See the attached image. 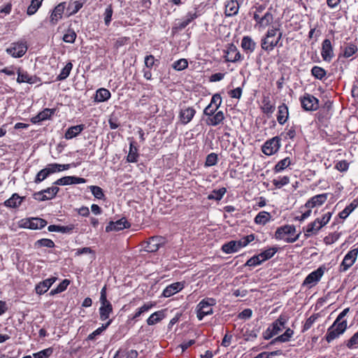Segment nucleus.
Instances as JSON below:
<instances>
[{"label": "nucleus", "mask_w": 358, "mask_h": 358, "mask_svg": "<svg viewBox=\"0 0 358 358\" xmlns=\"http://www.w3.org/2000/svg\"><path fill=\"white\" fill-rule=\"evenodd\" d=\"M166 243V239L163 236H152L146 242L145 250L148 252H157L160 247Z\"/></svg>", "instance_id": "7"}, {"label": "nucleus", "mask_w": 358, "mask_h": 358, "mask_svg": "<svg viewBox=\"0 0 358 358\" xmlns=\"http://www.w3.org/2000/svg\"><path fill=\"white\" fill-rule=\"evenodd\" d=\"M130 38L129 37H120L115 40L113 47L115 49L118 50L120 47L128 44Z\"/></svg>", "instance_id": "58"}, {"label": "nucleus", "mask_w": 358, "mask_h": 358, "mask_svg": "<svg viewBox=\"0 0 358 358\" xmlns=\"http://www.w3.org/2000/svg\"><path fill=\"white\" fill-rule=\"evenodd\" d=\"M25 197L20 196L17 193L13 194L10 198L4 201V206L8 208L19 207Z\"/></svg>", "instance_id": "27"}, {"label": "nucleus", "mask_w": 358, "mask_h": 358, "mask_svg": "<svg viewBox=\"0 0 358 358\" xmlns=\"http://www.w3.org/2000/svg\"><path fill=\"white\" fill-rule=\"evenodd\" d=\"M226 192L227 189L225 187H222L219 189H214L210 194H208L207 198L209 200L220 201L222 199Z\"/></svg>", "instance_id": "38"}, {"label": "nucleus", "mask_w": 358, "mask_h": 358, "mask_svg": "<svg viewBox=\"0 0 358 358\" xmlns=\"http://www.w3.org/2000/svg\"><path fill=\"white\" fill-rule=\"evenodd\" d=\"M155 306V303L154 302H148L146 303H144L141 308L136 310L135 314L132 317V320H136L137 317H140L143 313L150 310Z\"/></svg>", "instance_id": "37"}, {"label": "nucleus", "mask_w": 358, "mask_h": 358, "mask_svg": "<svg viewBox=\"0 0 358 358\" xmlns=\"http://www.w3.org/2000/svg\"><path fill=\"white\" fill-rule=\"evenodd\" d=\"M224 120V115L222 111L220 110L214 113L212 116H208L206 122L209 126L215 127L221 124Z\"/></svg>", "instance_id": "25"}, {"label": "nucleus", "mask_w": 358, "mask_h": 358, "mask_svg": "<svg viewBox=\"0 0 358 358\" xmlns=\"http://www.w3.org/2000/svg\"><path fill=\"white\" fill-rule=\"evenodd\" d=\"M295 227L294 225L286 224L278 227L275 232V238L277 240H284L286 243H291L296 241L300 236V233L294 238L285 237L286 235L292 234L295 232Z\"/></svg>", "instance_id": "3"}, {"label": "nucleus", "mask_w": 358, "mask_h": 358, "mask_svg": "<svg viewBox=\"0 0 358 358\" xmlns=\"http://www.w3.org/2000/svg\"><path fill=\"white\" fill-rule=\"evenodd\" d=\"M217 155L215 153H210L206 157L205 166H212L217 164Z\"/></svg>", "instance_id": "60"}, {"label": "nucleus", "mask_w": 358, "mask_h": 358, "mask_svg": "<svg viewBox=\"0 0 358 358\" xmlns=\"http://www.w3.org/2000/svg\"><path fill=\"white\" fill-rule=\"evenodd\" d=\"M290 164V159L289 157H286L278 162V164L275 166L274 170L275 172H280L289 166Z\"/></svg>", "instance_id": "49"}, {"label": "nucleus", "mask_w": 358, "mask_h": 358, "mask_svg": "<svg viewBox=\"0 0 358 358\" xmlns=\"http://www.w3.org/2000/svg\"><path fill=\"white\" fill-rule=\"evenodd\" d=\"M112 322V320H109L106 324H103L102 326L88 336L89 340H92L94 338L101 334Z\"/></svg>", "instance_id": "52"}, {"label": "nucleus", "mask_w": 358, "mask_h": 358, "mask_svg": "<svg viewBox=\"0 0 358 358\" xmlns=\"http://www.w3.org/2000/svg\"><path fill=\"white\" fill-rule=\"evenodd\" d=\"M273 15L270 12L267 11L263 16H262L259 27L265 28L268 27L273 22Z\"/></svg>", "instance_id": "46"}, {"label": "nucleus", "mask_w": 358, "mask_h": 358, "mask_svg": "<svg viewBox=\"0 0 358 358\" xmlns=\"http://www.w3.org/2000/svg\"><path fill=\"white\" fill-rule=\"evenodd\" d=\"M43 0H31L30 5L27 8V13L28 15H32L36 13L41 7Z\"/></svg>", "instance_id": "41"}, {"label": "nucleus", "mask_w": 358, "mask_h": 358, "mask_svg": "<svg viewBox=\"0 0 358 358\" xmlns=\"http://www.w3.org/2000/svg\"><path fill=\"white\" fill-rule=\"evenodd\" d=\"M335 169L341 172L347 171L349 169V163L346 160L339 161L336 164Z\"/></svg>", "instance_id": "63"}, {"label": "nucleus", "mask_w": 358, "mask_h": 358, "mask_svg": "<svg viewBox=\"0 0 358 358\" xmlns=\"http://www.w3.org/2000/svg\"><path fill=\"white\" fill-rule=\"evenodd\" d=\"M188 62L186 59H180L172 64V67L176 71H182L187 68Z\"/></svg>", "instance_id": "48"}, {"label": "nucleus", "mask_w": 358, "mask_h": 358, "mask_svg": "<svg viewBox=\"0 0 358 358\" xmlns=\"http://www.w3.org/2000/svg\"><path fill=\"white\" fill-rule=\"evenodd\" d=\"M196 113V110L192 107H187L182 109L180 112V119L183 124L189 123Z\"/></svg>", "instance_id": "23"}, {"label": "nucleus", "mask_w": 358, "mask_h": 358, "mask_svg": "<svg viewBox=\"0 0 358 358\" xmlns=\"http://www.w3.org/2000/svg\"><path fill=\"white\" fill-rule=\"evenodd\" d=\"M27 47L24 43H12L11 46L6 49V52L13 57H22L27 52Z\"/></svg>", "instance_id": "10"}, {"label": "nucleus", "mask_w": 358, "mask_h": 358, "mask_svg": "<svg viewBox=\"0 0 358 358\" xmlns=\"http://www.w3.org/2000/svg\"><path fill=\"white\" fill-rule=\"evenodd\" d=\"M277 251H278V248L273 247V248H270L262 252L259 255L262 259V261H263V262H264L271 259V257H273L274 256V255L277 252Z\"/></svg>", "instance_id": "44"}, {"label": "nucleus", "mask_w": 358, "mask_h": 358, "mask_svg": "<svg viewBox=\"0 0 358 358\" xmlns=\"http://www.w3.org/2000/svg\"><path fill=\"white\" fill-rule=\"evenodd\" d=\"M347 321L343 320L340 324L334 322L327 329L325 339L328 343H331L336 338L343 334L347 329Z\"/></svg>", "instance_id": "4"}, {"label": "nucleus", "mask_w": 358, "mask_h": 358, "mask_svg": "<svg viewBox=\"0 0 358 358\" xmlns=\"http://www.w3.org/2000/svg\"><path fill=\"white\" fill-rule=\"evenodd\" d=\"M358 256V248H354L344 257L340 266V272L347 271L355 262Z\"/></svg>", "instance_id": "5"}, {"label": "nucleus", "mask_w": 358, "mask_h": 358, "mask_svg": "<svg viewBox=\"0 0 358 358\" xmlns=\"http://www.w3.org/2000/svg\"><path fill=\"white\" fill-rule=\"evenodd\" d=\"M318 317V314H313L310 317H309L306 321L305 322L303 328H302V332H305L308 331L309 329L311 328L314 322L316 321V320Z\"/></svg>", "instance_id": "51"}, {"label": "nucleus", "mask_w": 358, "mask_h": 358, "mask_svg": "<svg viewBox=\"0 0 358 358\" xmlns=\"http://www.w3.org/2000/svg\"><path fill=\"white\" fill-rule=\"evenodd\" d=\"M294 335V331L290 328L286 329L284 334L277 337V340L281 343L288 342Z\"/></svg>", "instance_id": "50"}, {"label": "nucleus", "mask_w": 358, "mask_h": 358, "mask_svg": "<svg viewBox=\"0 0 358 358\" xmlns=\"http://www.w3.org/2000/svg\"><path fill=\"white\" fill-rule=\"evenodd\" d=\"M324 274V269L322 267L318 268L315 271L311 272L308 276L305 278L303 285H310L312 287L315 285Z\"/></svg>", "instance_id": "12"}, {"label": "nucleus", "mask_w": 358, "mask_h": 358, "mask_svg": "<svg viewBox=\"0 0 358 358\" xmlns=\"http://www.w3.org/2000/svg\"><path fill=\"white\" fill-rule=\"evenodd\" d=\"M243 248L241 239L238 241H231L222 247V250L226 254H231L237 252L239 249Z\"/></svg>", "instance_id": "21"}, {"label": "nucleus", "mask_w": 358, "mask_h": 358, "mask_svg": "<svg viewBox=\"0 0 358 358\" xmlns=\"http://www.w3.org/2000/svg\"><path fill=\"white\" fill-rule=\"evenodd\" d=\"M321 55L326 62H330L334 56L333 47L329 39H324L322 44Z\"/></svg>", "instance_id": "13"}, {"label": "nucleus", "mask_w": 358, "mask_h": 358, "mask_svg": "<svg viewBox=\"0 0 358 358\" xmlns=\"http://www.w3.org/2000/svg\"><path fill=\"white\" fill-rule=\"evenodd\" d=\"M239 9L238 3L236 1H229L225 6V14L227 16H233L238 13Z\"/></svg>", "instance_id": "32"}, {"label": "nucleus", "mask_w": 358, "mask_h": 358, "mask_svg": "<svg viewBox=\"0 0 358 358\" xmlns=\"http://www.w3.org/2000/svg\"><path fill=\"white\" fill-rule=\"evenodd\" d=\"M196 17L197 15L196 12L194 13H188L185 16V18L178 24L177 28L180 30L185 29L192 21H193Z\"/></svg>", "instance_id": "39"}, {"label": "nucleus", "mask_w": 358, "mask_h": 358, "mask_svg": "<svg viewBox=\"0 0 358 358\" xmlns=\"http://www.w3.org/2000/svg\"><path fill=\"white\" fill-rule=\"evenodd\" d=\"M224 52V58L226 62L235 63L241 60V55L238 50L236 46L233 43L228 45V47Z\"/></svg>", "instance_id": "9"}, {"label": "nucleus", "mask_w": 358, "mask_h": 358, "mask_svg": "<svg viewBox=\"0 0 358 358\" xmlns=\"http://www.w3.org/2000/svg\"><path fill=\"white\" fill-rule=\"evenodd\" d=\"M347 347L350 349L356 348L358 345V331L356 332L348 341Z\"/></svg>", "instance_id": "64"}, {"label": "nucleus", "mask_w": 358, "mask_h": 358, "mask_svg": "<svg viewBox=\"0 0 358 358\" xmlns=\"http://www.w3.org/2000/svg\"><path fill=\"white\" fill-rule=\"evenodd\" d=\"M277 29H268L266 36L262 40V48L266 51L270 52L278 45L282 38V33H279L278 37H275Z\"/></svg>", "instance_id": "1"}, {"label": "nucleus", "mask_w": 358, "mask_h": 358, "mask_svg": "<svg viewBox=\"0 0 358 358\" xmlns=\"http://www.w3.org/2000/svg\"><path fill=\"white\" fill-rule=\"evenodd\" d=\"M110 97V92L105 88L99 89L94 97V100L97 102L106 101Z\"/></svg>", "instance_id": "36"}, {"label": "nucleus", "mask_w": 358, "mask_h": 358, "mask_svg": "<svg viewBox=\"0 0 358 358\" xmlns=\"http://www.w3.org/2000/svg\"><path fill=\"white\" fill-rule=\"evenodd\" d=\"M55 109L54 108H45L40 112L37 115L31 117V122L34 124L38 123L41 121L46 120L51 117L55 114Z\"/></svg>", "instance_id": "20"}, {"label": "nucleus", "mask_w": 358, "mask_h": 358, "mask_svg": "<svg viewBox=\"0 0 358 358\" xmlns=\"http://www.w3.org/2000/svg\"><path fill=\"white\" fill-rule=\"evenodd\" d=\"M165 317V313L164 310H159L152 313L147 320L148 325H154Z\"/></svg>", "instance_id": "33"}, {"label": "nucleus", "mask_w": 358, "mask_h": 358, "mask_svg": "<svg viewBox=\"0 0 358 358\" xmlns=\"http://www.w3.org/2000/svg\"><path fill=\"white\" fill-rule=\"evenodd\" d=\"M241 48L247 53H252L255 50L256 43L251 37L245 36L242 38Z\"/></svg>", "instance_id": "26"}, {"label": "nucleus", "mask_w": 358, "mask_h": 358, "mask_svg": "<svg viewBox=\"0 0 358 358\" xmlns=\"http://www.w3.org/2000/svg\"><path fill=\"white\" fill-rule=\"evenodd\" d=\"M129 227H130V224L124 217H123L117 220L116 222H110L106 227V231L107 232L112 231H120Z\"/></svg>", "instance_id": "14"}, {"label": "nucleus", "mask_w": 358, "mask_h": 358, "mask_svg": "<svg viewBox=\"0 0 358 358\" xmlns=\"http://www.w3.org/2000/svg\"><path fill=\"white\" fill-rule=\"evenodd\" d=\"M53 352L52 348H48L33 355L34 358H48Z\"/></svg>", "instance_id": "54"}, {"label": "nucleus", "mask_w": 358, "mask_h": 358, "mask_svg": "<svg viewBox=\"0 0 358 358\" xmlns=\"http://www.w3.org/2000/svg\"><path fill=\"white\" fill-rule=\"evenodd\" d=\"M322 228L321 224H320V219L317 218L315 221L308 224L306 229V236H309L311 234H316Z\"/></svg>", "instance_id": "34"}, {"label": "nucleus", "mask_w": 358, "mask_h": 358, "mask_svg": "<svg viewBox=\"0 0 358 358\" xmlns=\"http://www.w3.org/2000/svg\"><path fill=\"white\" fill-rule=\"evenodd\" d=\"M327 194L315 195L306 203L305 206L308 208H311L317 206H321L327 201Z\"/></svg>", "instance_id": "19"}, {"label": "nucleus", "mask_w": 358, "mask_h": 358, "mask_svg": "<svg viewBox=\"0 0 358 358\" xmlns=\"http://www.w3.org/2000/svg\"><path fill=\"white\" fill-rule=\"evenodd\" d=\"M94 196L98 199H102L105 195L103 189L99 186L91 185L89 187Z\"/></svg>", "instance_id": "53"}, {"label": "nucleus", "mask_w": 358, "mask_h": 358, "mask_svg": "<svg viewBox=\"0 0 358 358\" xmlns=\"http://www.w3.org/2000/svg\"><path fill=\"white\" fill-rule=\"evenodd\" d=\"M17 83H27L29 84H34L40 81V78L36 76H30L27 71L21 70L20 68L17 69Z\"/></svg>", "instance_id": "11"}, {"label": "nucleus", "mask_w": 358, "mask_h": 358, "mask_svg": "<svg viewBox=\"0 0 358 358\" xmlns=\"http://www.w3.org/2000/svg\"><path fill=\"white\" fill-rule=\"evenodd\" d=\"M55 280L56 278H50L39 282L35 287L36 292L40 295L45 293L55 282Z\"/></svg>", "instance_id": "24"}, {"label": "nucleus", "mask_w": 358, "mask_h": 358, "mask_svg": "<svg viewBox=\"0 0 358 358\" xmlns=\"http://www.w3.org/2000/svg\"><path fill=\"white\" fill-rule=\"evenodd\" d=\"M47 221L40 217H31L27 220L25 225L30 229H41L45 227Z\"/></svg>", "instance_id": "18"}, {"label": "nucleus", "mask_w": 358, "mask_h": 358, "mask_svg": "<svg viewBox=\"0 0 358 358\" xmlns=\"http://www.w3.org/2000/svg\"><path fill=\"white\" fill-rule=\"evenodd\" d=\"M288 107L285 103L278 106L277 120L280 124H284L288 119Z\"/></svg>", "instance_id": "28"}, {"label": "nucleus", "mask_w": 358, "mask_h": 358, "mask_svg": "<svg viewBox=\"0 0 358 358\" xmlns=\"http://www.w3.org/2000/svg\"><path fill=\"white\" fill-rule=\"evenodd\" d=\"M33 198L39 201H44L47 200L52 199V196H48L43 192V189L37 192H35L33 194Z\"/></svg>", "instance_id": "56"}, {"label": "nucleus", "mask_w": 358, "mask_h": 358, "mask_svg": "<svg viewBox=\"0 0 358 358\" xmlns=\"http://www.w3.org/2000/svg\"><path fill=\"white\" fill-rule=\"evenodd\" d=\"M280 139L275 136L267 141L262 146V152L266 155H272L275 153L280 147Z\"/></svg>", "instance_id": "8"}, {"label": "nucleus", "mask_w": 358, "mask_h": 358, "mask_svg": "<svg viewBox=\"0 0 358 358\" xmlns=\"http://www.w3.org/2000/svg\"><path fill=\"white\" fill-rule=\"evenodd\" d=\"M262 109V111L266 114L272 113L274 111L275 107L271 103L268 96L264 97Z\"/></svg>", "instance_id": "43"}, {"label": "nucleus", "mask_w": 358, "mask_h": 358, "mask_svg": "<svg viewBox=\"0 0 358 358\" xmlns=\"http://www.w3.org/2000/svg\"><path fill=\"white\" fill-rule=\"evenodd\" d=\"M86 180L76 176H64L57 180L54 184L56 185H68L73 184L85 183Z\"/></svg>", "instance_id": "15"}, {"label": "nucleus", "mask_w": 358, "mask_h": 358, "mask_svg": "<svg viewBox=\"0 0 358 358\" xmlns=\"http://www.w3.org/2000/svg\"><path fill=\"white\" fill-rule=\"evenodd\" d=\"M85 127L84 124H79L69 127L65 133V138L71 139L77 136L84 130Z\"/></svg>", "instance_id": "29"}, {"label": "nucleus", "mask_w": 358, "mask_h": 358, "mask_svg": "<svg viewBox=\"0 0 358 358\" xmlns=\"http://www.w3.org/2000/svg\"><path fill=\"white\" fill-rule=\"evenodd\" d=\"M184 288L183 282H177L167 286L163 291L162 296L164 297H170L178 293Z\"/></svg>", "instance_id": "16"}, {"label": "nucleus", "mask_w": 358, "mask_h": 358, "mask_svg": "<svg viewBox=\"0 0 358 358\" xmlns=\"http://www.w3.org/2000/svg\"><path fill=\"white\" fill-rule=\"evenodd\" d=\"M73 68V64L71 62H68L66 66L62 69L60 73L57 77V80H64L70 74Z\"/></svg>", "instance_id": "40"}, {"label": "nucleus", "mask_w": 358, "mask_h": 358, "mask_svg": "<svg viewBox=\"0 0 358 358\" xmlns=\"http://www.w3.org/2000/svg\"><path fill=\"white\" fill-rule=\"evenodd\" d=\"M311 74L315 78L322 80L326 77L327 71L320 66H315L311 69Z\"/></svg>", "instance_id": "45"}, {"label": "nucleus", "mask_w": 358, "mask_h": 358, "mask_svg": "<svg viewBox=\"0 0 358 358\" xmlns=\"http://www.w3.org/2000/svg\"><path fill=\"white\" fill-rule=\"evenodd\" d=\"M101 307L99 308L100 320L104 321L107 320L110 314L113 312V306L109 301H106L104 303L100 301Z\"/></svg>", "instance_id": "22"}, {"label": "nucleus", "mask_w": 358, "mask_h": 358, "mask_svg": "<svg viewBox=\"0 0 358 358\" xmlns=\"http://www.w3.org/2000/svg\"><path fill=\"white\" fill-rule=\"evenodd\" d=\"M262 262H263V261H262V259L259 257V255H255V256L252 257L251 258H250L246 262L245 265L248 266H255L261 264Z\"/></svg>", "instance_id": "57"}, {"label": "nucleus", "mask_w": 358, "mask_h": 358, "mask_svg": "<svg viewBox=\"0 0 358 358\" xmlns=\"http://www.w3.org/2000/svg\"><path fill=\"white\" fill-rule=\"evenodd\" d=\"M65 2L60 3L53 9L50 15V22L52 24H56L62 19L65 9Z\"/></svg>", "instance_id": "17"}, {"label": "nucleus", "mask_w": 358, "mask_h": 358, "mask_svg": "<svg viewBox=\"0 0 358 358\" xmlns=\"http://www.w3.org/2000/svg\"><path fill=\"white\" fill-rule=\"evenodd\" d=\"M289 182V178L287 176H283L279 179H274L273 180V184L277 188H281L284 185L288 184Z\"/></svg>", "instance_id": "61"}, {"label": "nucleus", "mask_w": 358, "mask_h": 358, "mask_svg": "<svg viewBox=\"0 0 358 358\" xmlns=\"http://www.w3.org/2000/svg\"><path fill=\"white\" fill-rule=\"evenodd\" d=\"M49 176V173L48 171V169L45 168L41 170L36 175L34 182L36 183H40L43 180H44L48 176Z\"/></svg>", "instance_id": "62"}, {"label": "nucleus", "mask_w": 358, "mask_h": 358, "mask_svg": "<svg viewBox=\"0 0 358 358\" xmlns=\"http://www.w3.org/2000/svg\"><path fill=\"white\" fill-rule=\"evenodd\" d=\"M300 100L301 107L306 111H314L319 108V100L312 94L306 93Z\"/></svg>", "instance_id": "6"}, {"label": "nucleus", "mask_w": 358, "mask_h": 358, "mask_svg": "<svg viewBox=\"0 0 358 358\" xmlns=\"http://www.w3.org/2000/svg\"><path fill=\"white\" fill-rule=\"evenodd\" d=\"M74 224H69L67 226H60V225H55L52 224L48 227L49 231H57L61 232L63 234H70L74 229Z\"/></svg>", "instance_id": "30"}, {"label": "nucleus", "mask_w": 358, "mask_h": 358, "mask_svg": "<svg viewBox=\"0 0 358 358\" xmlns=\"http://www.w3.org/2000/svg\"><path fill=\"white\" fill-rule=\"evenodd\" d=\"M76 38V34L73 29H69L64 35L63 40L66 43H73Z\"/></svg>", "instance_id": "55"}, {"label": "nucleus", "mask_w": 358, "mask_h": 358, "mask_svg": "<svg viewBox=\"0 0 358 358\" xmlns=\"http://www.w3.org/2000/svg\"><path fill=\"white\" fill-rule=\"evenodd\" d=\"M271 218V215L266 211L259 212L255 217V222L257 224H266Z\"/></svg>", "instance_id": "35"}, {"label": "nucleus", "mask_w": 358, "mask_h": 358, "mask_svg": "<svg viewBox=\"0 0 358 358\" xmlns=\"http://www.w3.org/2000/svg\"><path fill=\"white\" fill-rule=\"evenodd\" d=\"M138 150L136 146L134 145V143L131 142L130 143L129 146V152L127 155V161L129 162H136L138 159Z\"/></svg>", "instance_id": "42"}, {"label": "nucleus", "mask_w": 358, "mask_h": 358, "mask_svg": "<svg viewBox=\"0 0 358 358\" xmlns=\"http://www.w3.org/2000/svg\"><path fill=\"white\" fill-rule=\"evenodd\" d=\"M357 51V47L354 44H350L345 47L343 51V56L348 58L352 56Z\"/></svg>", "instance_id": "59"}, {"label": "nucleus", "mask_w": 358, "mask_h": 358, "mask_svg": "<svg viewBox=\"0 0 358 358\" xmlns=\"http://www.w3.org/2000/svg\"><path fill=\"white\" fill-rule=\"evenodd\" d=\"M286 322L287 320L285 317L283 315H280V317L269 327L271 329L275 332V335H277L282 331Z\"/></svg>", "instance_id": "31"}, {"label": "nucleus", "mask_w": 358, "mask_h": 358, "mask_svg": "<svg viewBox=\"0 0 358 358\" xmlns=\"http://www.w3.org/2000/svg\"><path fill=\"white\" fill-rule=\"evenodd\" d=\"M55 243L51 240L48 238H42L40 240H38L35 243V247L39 248V247H46L48 248H52L55 247Z\"/></svg>", "instance_id": "47"}, {"label": "nucleus", "mask_w": 358, "mask_h": 358, "mask_svg": "<svg viewBox=\"0 0 358 358\" xmlns=\"http://www.w3.org/2000/svg\"><path fill=\"white\" fill-rule=\"evenodd\" d=\"M216 304L214 298H205L202 299L196 306L197 318L201 320L205 316L213 313V306Z\"/></svg>", "instance_id": "2"}]
</instances>
